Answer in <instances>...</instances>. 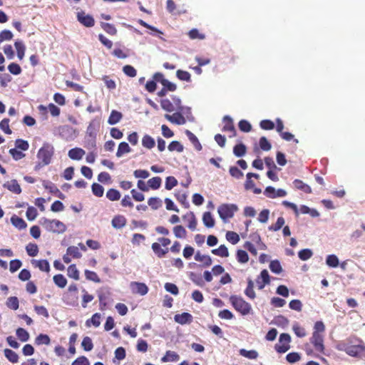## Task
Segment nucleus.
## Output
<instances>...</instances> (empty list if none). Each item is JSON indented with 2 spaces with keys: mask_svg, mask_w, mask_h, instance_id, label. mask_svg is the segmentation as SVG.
Wrapping results in <instances>:
<instances>
[{
  "mask_svg": "<svg viewBox=\"0 0 365 365\" xmlns=\"http://www.w3.org/2000/svg\"><path fill=\"white\" fill-rule=\"evenodd\" d=\"M325 331V325L322 321L315 322L314 326V331L312 337L309 339L311 344L313 345L314 349L319 352L324 353V333Z\"/></svg>",
  "mask_w": 365,
  "mask_h": 365,
  "instance_id": "f257e3e1",
  "label": "nucleus"
},
{
  "mask_svg": "<svg viewBox=\"0 0 365 365\" xmlns=\"http://www.w3.org/2000/svg\"><path fill=\"white\" fill-rule=\"evenodd\" d=\"M53 154V146L48 143H44L43 146L38 150L37 153V158L38 160V163L36 166L41 168L50 164Z\"/></svg>",
  "mask_w": 365,
  "mask_h": 365,
  "instance_id": "f03ea898",
  "label": "nucleus"
},
{
  "mask_svg": "<svg viewBox=\"0 0 365 365\" xmlns=\"http://www.w3.org/2000/svg\"><path fill=\"white\" fill-rule=\"evenodd\" d=\"M230 302L234 309L242 315H247L252 311V306L247 302L242 297L237 295H231Z\"/></svg>",
  "mask_w": 365,
  "mask_h": 365,
  "instance_id": "7ed1b4c3",
  "label": "nucleus"
},
{
  "mask_svg": "<svg viewBox=\"0 0 365 365\" xmlns=\"http://www.w3.org/2000/svg\"><path fill=\"white\" fill-rule=\"evenodd\" d=\"M237 211L238 207L235 204L223 203L217 208L219 216L224 222L233 217L235 213Z\"/></svg>",
  "mask_w": 365,
  "mask_h": 365,
  "instance_id": "20e7f679",
  "label": "nucleus"
},
{
  "mask_svg": "<svg viewBox=\"0 0 365 365\" xmlns=\"http://www.w3.org/2000/svg\"><path fill=\"white\" fill-rule=\"evenodd\" d=\"M43 225L46 230L53 232L63 233L66 230V225L58 220L44 219Z\"/></svg>",
  "mask_w": 365,
  "mask_h": 365,
  "instance_id": "39448f33",
  "label": "nucleus"
},
{
  "mask_svg": "<svg viewBox=\"0 0 365 365\" xmlns=\"http://www.w3.org/2000/svg\"><path fill=\"white\" fill-rule=\"evenodd\" d=\"M290 341L291 336L289 334H281L279 339V344H275V350L278 353H285L290 349Z\"/></svg>",
  "mask_w": 365,
  "mask_h": 365,
  "instance_id": "423d86ee",
  "label": "nucleus"
},
{
  "mask_svg": "<svg viewBox=\"0 0 365 365\" xmlns=\"http://www.w3.org/2000/svg\"><path fill=\"white\" fill-rule=\"evenodd\" d=\"M346 353L354 357L362 359L365 357V346L362 345H351L345 349Z\"/></svg>",
  "mask_w": 365,
  "mask_h": 365,
  "instance_id": "0eeeda50",
  "label": "nucleus"
},
{
  "mask_svg": "<svg viewBox=\"0 0 365 365\" xmlns=\"http://www.w3.org/2000/svg\"><path fill=\"white\" fill-rule=\"evenodd\" d=\"M76 17L79 23L86 27H92L95 24L93 17L90 14H86L83 11L78 12Z\"/></svg>",
  "mask_w": 365,
  "mask_h": 365,
  "instance_id": "6e6552de",
  "label": "nucleus"
},
{
  "mask_svg": "<svg viewBox=\"0 0 365 365\" xmlns=\"http://www.w3.org/2000/svg\"><path fill=\"white\" fill-rule=\"evenodd\" d=\"M256 283L259 289H262L266 284L270 283V278L268 271L263 269L256 279Z\"/></svg>",
  "mask_w": 365,
  "mask_h": 365,
  "instance_id": "1a4fd4ad",
  "label": "nucleus"
},
{
  "mask_svg": "<svg viewBox=\"0 0 365 365\" xmlns=\"http://www.w3.org/2000/svg\"><path fill=\"white\" fill-rule=\"evenodd\" d=\"M223 122L224 126L222 128V131L230 132L231 135L229 136L230 138L235 137L236 135V130L233 124L232 119L230 116L225 115L223 118Z\"/></svg>",
  "mask_w": 365,
  "mask_h": 365,
  "instance_id": "9d476101",
  "label": "nucleus"
},
{
  "mask_svg": "<svg viewBox=\"0 0 365 365\" xmlns=\"http://www.w3.org/2000/svg\"><path fill=\"white\" fill-rule=\"evenodd\" d=\"M165 118L176 125H183L186 123L185 117L180 112H176L173 115L165 114Z\"/></svg>",
  "mask_w": 365,
  "mask_h": 365,
  "instance_id": "9b49d317",
  "label": "nucleus"
},
{
  "mask_svg": "<svg viewBox=\"0 0 365 365\" xmlns=\"http://www.w3.org/2000/svg\"><path fill=\"white\" fill-rule=\"evenodd\" d=\"M130 287L133 289V292L139 294L142 296L145 295L148 292V287L147 285L142 282H131Z\"/></svg>",
  "mask_w": 365,
  "mask_h": 365,
  "instance_id": "f8f14e48",
  "label": "nucleus"
},
{
  "mask_svg": "<svg viewBox=\"0 0 365 365\" xmlns=\"http://www.w3.org/2000/svg\"><path fill=\"white\" fill-rule=\"evenodd\" d=\"M192 316L187 312L175 314L174 317L175 321L180 324H190L192 322Z\"/></svg>",
  "mask_w": 365,
  "mask_h": 365,
  "instance_id": "ddd939ff",
  "label": "nucleus"
},
{
  "mask_svg": "<svg viewBox=\"0 0 365 365\" xmlns=\"http://www.w3.org/2000/svg\"><path fill=\"white\" fill-rule=\"evenodd\" d=\"M3 186L15 194H20L21 192V188L16 180L7 181Z\"/></svg>",
  "mask_w": 365,
  "mask_h": 365,
  "instance_id": "4468645a",
  "label": "nucleus"
},
{
  "mask_svg": "<svg viewBox=\"0 0 365 365\" xmlns=\"http://www.w3.org/2000/svg\"><path fill=\"white\" fill-rule=\"evenodd\" d=\"M86 152L83 149L80 148H74L68 151V157L74 160H81L85 155Z\"/></svg>",
  "mask_w": 365,
  "mask_h": 365,
  "instance_id": "2eb2a0df",
  "label": "nucleus"
},
{
  "mask_svg": "<svg viewBox=\"0 0 365 365\" xmlns=\"http://www.w3.org/2000/svg\"><path fill=\"white\" fill-rule=\"evenodd\" d=\"M180 359V356L173 351H167L165 354L162 357L161 361L164 363L175 362Z\"/></svg>",
  "mask_w": 365,
  "mask_h": 365,
  "instance_id": "dca6fc26",
  "label": "nucleus"
},
{
  "mask_svg": "<svg viewBox=\"0 0 365 365\" xmlns=\"http://www.w3.org/2000/svg\"><path fill=\"white\" fill-rule=\"evenodd\" d=\"M126 218L124 216L119 215L113 218L111 224L114 228L120 229L126 225Z\"/></svg>",
  "mask_w": 365,
  "mask_h": 365,
  "instance_id": "f3484780",
  "label": "nucleus"
},
{
  "mask_svg": "<svg viewBox=\"0 0 365 365\" xmlns=\"http://www.w3.org/2000/svg\"><path fill=\"white\" fill-rule=\"evenodd\" d=\"M132 151L131 148L126 142H121L119 143L118 150L116 152V156L118 158L122 157L123 155L129 153Z\"/></svg>",
  "mask_w": 365,
  "mask_h": 365,
  "instance_id": "a211bd4d",
  "label": "nucleus"
},
{
  "mask_svg": "<svg viewBox=\"0 0 365 365\" xmlns=\"http://www.w3.org/2000/svg\"><path fill=\"white\" fill-rule=\"evenodd\" d=\"M195 259L203 263L205 267H209L212 264V259L209 255H202L199 251L195 255Z\"/></svg>",
  "mask_w": 365,
  "mask_h": 365,
  "instance_id": "6ab92c4d",
  "label": "nucleus"
},
{
  "mask_svg": "<svg viewBox=\"0 0 365 365\" xmlns=\"http://www.w3.org/2000/svg\"><path fill=\"white\" fill-rule=\"evenodd\" d=\"M151 247L153 252L160 258L163 257L169 251L168 248H161V245L158 242H153Z\"/></svg>",
  "mask_w": 365,
  "mask_h": 365,
  "instance_id": "aec40b11",
  "label": "nucleus"
},
{
  "mask_svg": "<svg viewBox=\"0 0 365 365\" xmlns=\"http://www.w3.org/2000/svg\"><path fill=\"white\" fill-rule=\"evenodd\" d=\"M32 264L41 271L47 272L50 271V265L46 259L32 260Z\"/></svg>",
  "mask_w": 365,
  "mask_h": 365,
  "instance_id": "412c9836",
  "label": "nucleus"
},
{
  "mask_svg": "<svg viewBox=\"0 0 365 365\" xmlns=\"http://www.w3.org/2000/svg\"><path fill=\"white\" fill-rule=\"evenodd\" d=\"M11 222L12 225L19 230H24L27 227L26 222L22 218L15 215L11 217Z\"/></svg>",
  "mask_w": 365,
  "mask_h": 365,
  "instance_id": "4be33fe9",
  "label": "nucleus"
},
{
  "mask_svg": "<svg viewBox=\"0 0 365 365\" xmlns=\"http://www.w3.org/2000/svg\"><path fill=\"white\" fill-rule=\"evenodd\" d=\"M293 184L295 188L303 191L305 193H311L312 189L309 185L304 183L302 180L296 179L294 180Z\"/></svg>",
  "mask_w": 365,
  "mask_h": 365,
  "instance_id": "5701e85b",
  "label": "nucleus"
},
{
  "mask_svg": "<svg viewBox=\"0 0 365 365\" xmlns=\"http://www.w3.org/2000/svg\"><path fill=\"white\" fill-rule=\"evenodd\" d=\"M122 117L123 115L120 112L115 110H113L108 119V123L110 125H115L121 120Z\"/></svg>",
  "mask_w": 365,
  "mask_h": 365,
  "instance_id": "b1692460",
  "label": "nucleus"
},
{
  "mask_svg": "<svg viewBox=\"0 0 365 365\" xmlns=\"http://www.w3.org/2000/svg\"><path fill=\"white\" fill-rule=\"evenodd\" d=\"M245 294L251 299H254L256 297L254 291V282L250 278L247 279V286L245 290Z\"/></svg>",
  "mask_w": 365,
  "mask_h": 365,
  "instance_id": "393cba45",
  "label": "nucleus"
},
{
  "mask_svg": "<svg viewBox=\"0 0 365 365\" xmlns=\"http://www.w3.org/2000/svg\"><path fill=\"white\" fill-rule=\"evenodd\" d=\"M14 46L16 50L17 56L20 60H22L25 55L26 46L24 43L21 41H16Z\"/></svg>",
  "mask_w": 365,
  "mask_h": 365,
  "instance_id": "a878e982",
  "label": "nucleus"
},
{
  "mask_svg": "<svg viewBox=\"0 0 365 365\" xmlns=\"http://www.w3.org/2000/svg\"><path fill=\"white\" fill-rule=\"evenodd\" d=\"M187 136L188 137L190 142L193 144L195 149L198 151L201 150L202 147L198 140L197 138L190 130H187L185 131Z\"/></svg>",
  "mask_w": 365,
  "mask_h": 365,
  "instance_id": "bb28decb",
  "label": "nucleus"
},
{
  "mask_svg": "<svg viewBox=\"0 0 365 365\" xmlns=\"http://www.w3.org/2000/svg\"><path fill=\"white\" fill-rule=\"evenodd\" d=\"M5 357L11 363H17L19 361L18 354L10 349H5L4 351Z\"/></svg>",
  "mask_w": 365,
  "mask_h": 365,
  "instance_id": "cd10ccee",
  "label": "nucleus"
},
{
  "mask_svg": "<svg viewBox=\"0 0 365 365\" xmlns=\"http://www.w3.org/2000/svg\"><path fill=\"white\" fill-rule=\"evenodd\" d=\"M211 252L213 255L221 257H227L229 256L228 249L224 245H220L217 249H213Z\"/></svg>",
  "mask_w": 365,
  "mask_h": 365,
  "instance_id": "c85d7f7f",
  "label": "nucleus"
},
{
  "mask_svg": "<svg viewBox=\"0 0 365 365\" xmlns=\"http://www.w3.org/2000/svg\"><path fill=\"white\" fill-rule=\"evenodd\" d=\"M142 145L148 149H152L155 147V142L153 138L146 134L143 137Z\"/></svg>",
  "mask_w": 365,
  "mask_h": 365,
  "instance_id": "c756f323",
  "label": "nucleus"
},
{
  "mask_svg": "<svg viewBox=\"0 0 365 365\" xmlns=\"http://www.w3.org/2000/svg\"><path fill=\"white\" fill-rule=\"evenodd\" d=\"M173 233L177 238L185 239L187 237V231L182 225H176L173 229Z\"/></svg>",
  "mask_w": 365,
  "mask_h": 365,
  "instance_id": "7c9ffc66",
  "label": "nucleus"
},
{
  "mask_svg": "<svg viewBox=\"0 0 365 365\" xmlns=\"http://www.w3.org/2000/svg\"><path fill=\"white\" fill-rule=\"evenodd\" d=\"M53 279L55 284L60 288H64L66 286L67 279L61 274L54 275Z\"/></svg>",
  "mask_w": 365,
  "mask_h": 365,
  "instance_id": "2f4dec72",
  "label": "nucleus"
},
{
  "mask_svg": "<svg viewBox=\"0 0 365 365\" xmlns=\"http://www.w3.org/2000/svg\"><path fill=\"white\" fill-rule=\"evenodd\" d=\"M202 221L207 227H212L215 225V220L210 212H205L202 216Z\"/></svg>",
  "mask_w": 365,
  "mask_h": 365,
  "instance_id": "473e14b6",
  "label": "nucleus"
},
{
  "mask_svg": "<svg viewBox=\"0 0 365 365\" xmlns=\"http://www.w3.org/2000/svg\"><path fill=\"white\" fill-rule=\"evenodd\" d=\"M51 343V339L48 335L44 334H40L35 339V344L36 345H49Z\"/></svg>",
  "mask_w": 365,
  "mask_h": 365,
  "instance_id": "72a5a7b5",
  "label": "nucleus"
},
{
  "mask_svg": "<svg viewBox=\"0 0 365 365\" xmlns=\"http://www.w3.org/2000/svg\"><path fill=\"white\" fill-rule=\"evenodd\" d=\"M240 354L250 359H255L258 357V353L255 350L247 351L245 349H240Z\"/></svg>",
  "mask_w": 365,
  "mask_h": 365,
  "instance_id": "f704fd0d",
  "label": "nucleus"
},
{
  "mask_svg": "<svg viewBox=\"0 0 365 365\" xmlns=\"http://www.w3.org/2000/svg\"><path fill=\"white\" fill-rule=\"evenodd\" d=\"M106 197L110 201H116L120 198V193L118 190L110 188L106 192Z\"/></svg>",
  "mask_w": 365,
  "mask_h": 365,
  "instance_id": "c9c22d12",
  "label": "nucleus"
},
{
  "mask_svg": "<svg viewBox=\"0 0 365 365\" xmlns=\"http://www.w3.org/2000/svg\"><path fill=\"white\" fill-rule=\"evenodd\" d=\"M160 106L163 110L168 112H173L175 110L173 103L168 98L162 99L160 101Z\"/></svg>",
  "mask_w": 365,
  "mask_h": 365,
  "instance_id": "e433bc0d",
  "label": "nucleus"
},
{
  "mask_svg": "<svg viewBox=\"0 0 365 365\" xmlns=\"http://www.w3.org/2000/svg\"><path fill=\"white\" fill-rule=\"evenodd\" d=\"M246 146L242 143H239L233 148V153L237 157H242L246 153Z\"/></svg>",
  "mask_w": 365,
  "mask_h": 365,
  "instance_id": "4c0bfd02",
  "label": "nucleus"
},
{
  "mask_svg": "<svg viewBox=\"0 0 365 365\" xmlns=\"http://www.w3.org/2000/svg\"><path fill=\"white\" fill-rule=\"evenodd\" d=\"M236 258L238 262L241 264L247 263L249 261V256L246 251L238 250L237 251Z\"/></svg>",
  "mask_w": 365,
  "mask_h": 365,
  "instance_id": "58836bf2",
  "label": "nucleus"
},
{
  "mask_svg": "<svg viewBox=\"0 0 365 365\" xmlns=\"http://www.w3.org/2000/svg\"><path fill=\"white\" fill-rule=\"evenodd\" d=\"M67 274L70 278L74 279L75 280L79 279V272L76 264H71L68 267Z\"/></svg>",
  "mask_w": 365,
  "mask_h": 365,
  "instance_id": "ea45409f",
  "label": "nucleus"
},
{
  "mask_svg": "<svg viewBox=\"0 0 365 365\" xmlns=\"http://www.w3.org/2000/svg\"><path fill=\"white\" fill-rule=\"evenodd\" d=\"M16 334L18 339L22 342L27 341L29 339V332L23 328H18L16 331Z\"/></svg>",
  "mask_w": 365,
  "mask_h": 365,
  "instance_id": "a19ab883",
  "label": "nucleus"
},
{
  "mask_svg": "<svg viewBox=\"0 0 365 365\" xmlns=\"http://www.w3.org/2000/svg\"><path fill=\"white\" fill-rule=\"evenodd\" d=\"M91 190L93 194L96 197H101L103 195L104 188L101 185L98 183H93L91 185Z\"/></svg>",
  "mask_w": 365,
  "mask_h": 365,
  "instance_id": "79ce46f5",
  "label": "nucleus"
},
{
  "mask_svg": "<svg viewBox=\"0 0 365 365\" xmlns=\"http://www.w3.org/2000/svg\"><path fill=\"white\" fill-rule=\"evenodd\" d=\"M101 28L108 34L110 35H115L117 34V29L114 25L109 24L101 22Z\"/></svg>",
  "mask_w": 365,
  "mask_h": 365,
  "instance_id": "37998d69",
  "label": "nucleus"
},
{
  "mask_svg": "<svg viewBox=\"0 0 365 365\" xmlns=\"http://www.w3.org/2000/svg\"><path fill=\"white\" fill-rule=\"evenodd\" d=\"M175 197H176L177 200L185 207H189V203L187 202V195L184 192H176L175 193Z\"/></svg>",
  "mask_w": 365,
  "mask_h": 365,
  "instance_id": "c03bdc74",
  "label": "nucleus"
},
{
  "mask_svg": "<svg viewBox=\"0 0 365 365\" xmlns=\"http://www.w3.org/2000/svg\"><path fill=\"white\" fill-rule=\"evenodd\" d=\"M168 150L171 152L177 151L178 153H182L184 150L183 145L177 140L172 141L168 147Z\"/></svg>",
  "mask_w": 365,
  "mask_h": 365,
  "instance_id": "a18cd8bd",
  "label": "nucleus"
},
{
  "mask_svg": "<svg viewBox=\"0 0 365 365\" xmlns=\"http://www.w3.org/2000/svg\"><path fill=\"white\" fill-rule=\"evenodd\" d=\"M27 254L30 257H35L38 255V247L35 243H29L26 247Z\"/></svg>",
  "mask_w": 365,
  "mask_h": 365,
  "instance_id": "49530a36",
  "label": "nucleus"
},
{
  "mask_svg": "<svg viewBox=\"0 0 365 365\" xmlns=\"http://www.w3.org/2000/svg\"><path fill=\"white\" fill-rule=\"evenodd\" d=\"M161 182L162 180L160 177H153L148 180V185L150 188L157 190L160 187Z\"/></svg>",
  "mask_w": 365,
  "mask_h": 365,
  "instance_id": "de8ad7c7",
  "label": "nucleus"
},
{
  "mask_svg": "<svg viewBox=\"0 0 365 365\" xmlns=\"http://www.w3.org/2000/svg\"><path fill=\"white\" fill-rule=\"evenodd\" d=\"M148 204L153 210H158L161 207L162 201L158 197H153L148 199Z\"/></svg>",
  "mask_w": 365,
  "mask_h": 365,
  "instance_id": "09e8293b",
  "label": "nucleus"
},
{
  "mask_svg": "<svg viewBox=\"0 0 365 365\" xmlns=\"http://www.w3.org/2000/svg\"><path fill=\"white\" fill-rule=\"evenodd\" d=\"M176 76L178 79L187 82L191 81V75L189 72L182 70H178L176 72Z\"/></svg>",
  "mask_w": 365,
  "mask_h": 365,
  "instance_id": "8fccbe9b",
  "label": "nucleus"
},
{
  "mask_svg": "<svg viewBox=\"0 0 365 365\" xmlns=\"http://www.w3.org/2000/svg\"><path fill=\"white\" fill-rule=\"evenodd\" d=\"M285 221L284 217H279L277 220V222L275 224L270 225L268 229L270 231H278L284 225Z\"/></svg>",
  "mask_w": 365,
  "mask_h": 365,
  "instance_id": "3c124183",
  "label": "nucleus"
},
{
  "mask_svg": "<svg viewBox=\"0 0 365 365\" xmlns=\"http://www.w3.org/2000/svg\"><path fill=\"white\" fill-rule=\"evenodd\" d=\"M226 239L232 245H236L240 241V237L238 234L232 231H228L226 233Z\"/></svg>",
  "mask_w": 365,
  "mask_h": 365,
  "instance_id": "603ef678",
  "label": "nucleus"
},
{
  "mask_svg": "<svg viewBox=\"0 0 365 365\" xmlns=\"http://www.w3.org/2000/svg\"><path fill=\"white\" fill-rule=\"evenodd\" d=\"M178 185L177 179L173 176H168L165 179V187L166 190H170Z\"/></svg>",
  "mask_w": 365,
  "mask_h": 365,
  "instance_id": "864d4df0",
  "label": "nucleus"
},
{
  "mask_svg": "<svg viewBox=\"0 0 365 365\" xmlns=\"http://www.w3.org/2000/svg\"><path fill=\"white\" fill-rule=\"evenodd\" d=\"M85 276L88 280L93 281L96 283L101 282V279L99 278L96 272L93 271H90L88 269L85 270Z\"/></svg>",
  "mask_w": 365,
  "mask_h": 365,
  "instance_id": "5fc2aeb1",
  "label": "nucleus"
},
{
  "mask_svg": "<svg viewBox=\"0 0 365 365\" xmlns=\"http://www.w3.org/2000/svg\"><path fill=\"white\" fill-rule=\"evenodd\" d=\"M6 305L13 310L18 309L19 306L18 298L16 297H10L6 302Z\"/></svg>",
  "mask_w": 365,
  "mask_h": 365,
  "instance_id": "6e6d98bb",
  "label": "nucleus"
},
{
  "mask_svg": "<svg viewBox=\"0 0 365 365\" xmlns=\"http://www.w3.org/2000/svg\"><path fill=\"white\" fill-rule=\"evenodd\" d=\"M67 255H69L73 258L78 259L81 257V254L78 248L76 246H70L66 250Z\"/></svg>",
  "mask_w": 365,
  "mask_h": 365,
  "instance_id": "4d7b16f0",
  "label": "nucleus"
},
{
  "mask_svg": "<svg viewBox=\"0 0 365 365\" xmlns=\"http://www.w3.org/2000/svg\"><path fill=\"white\" fill-rule=\"evenodd\" d=\"M81 346H82L83 349L86 351H91L93 348V344L92 340L89 336H85L83 339V341L81 342Z\"/></svg>",
  "mask_w": 365,
  "mask_h": 365,
  "instance_id": "13d9d810",
  "label": "nucleus"
},
{
  "mask_svg": "<svg viewBox=\"0 0 365 365\" xmlns=\"http://www.w3.org/2000/svg\"><path fill=\"white\" fill-rule=\"evenodd\" d=\"M326 263L331 267H336L339 265V259L334 255H328L326 259Z\"/></svg>",
  "mask_w": 365,
  "mask_h": 365,
  "instance_id": "bf43d9fd",
  "label": "nucleus"
},
{
  "mask_svg": "<svg viewBox=\"0 0 365 365\" xmlns=\"http://www.w3.org/2000/svg\"><path fill=\"white\" fill-rule=\"evenodd\" d=\"M269 269L272 272L275 274H279L282 271V266L278 260L271 261L269 264Z\"/></svg>",
  "mask_w": 365,
  "mask_h": 365,
  "instance_id": "052dcab7",
  "label": "nucleus"
},
{
  "mask_svg": "<svg viewBox=\"0 0 365 365\" xmlns=\"http://www.w3.org/2000/svg\"><path fill=\"white\" fill-rule=\"evenodd\" d=\"M0 129L3 130L6 134H11L12 131L9 127V119L4 118L0 122Z\"/></svg>",
  "mask_w": 365,
  "mask_h": 365,
  "instance_id": "680f3d73",
  "label": "nucleus"
},
{
  "mask_svg": "<svg viewBox=\"0 0 365 365\" xmlns=\"http://www.w3.org/2000/svg\"><path fill=\"white\" fill-rule=\"evenodd\" d=\"M37 215H38L37 210L34 207L30 206L27 208L26 215L27 219L29 221L34 220L36 219V217H37Z\"/></svg>",
  "mask_w": 365,
  "mask_h": 365,
  "instance_id": "e2e57ef3",
  "label": "nucleus"
},
{
  "mask_svg": "<svg viewBox=\"0 0 365 365\" xmlns=\"http://www.w3.org/2000/svg\"><path fill=\"white\" fill-rule=\"evenodd\" d=\"M313 253L309 249H304L299 252L298 256L300 259L305 261L312 257Z\"/></svg>",
  "mask_w": 365,
  "mask_h": 365,
  "instance_id": "0e129e2a",
  "label": "nucleus"
},
{
  "mask_svg": "<svg viewBox=\"0 0 365 365\" xmlns=\"http://www.w3.org/2000/svg\"><path fill=\"white\" fill-rule=\"evenodd\" d=\"M123 71L124 72V73L129 76V77H135L137 75V71L135 70V68L130 66V65H125L123 66Z\"/></svg>",
  "mask_w": 365,
  "mask_h": 365,
  "instance_id": "69168bd1",
  "label": "nucleus"
},
{
  "mask_svg": "<svg viewBox=\"0 0 365 365\" xmlns=\"http://www.w3.org/2000/svg\"><path fill=\"white\" fill-rule=\"evenodd\" d=\"M9 153L15 160H21L25 157V154L21 150H18L16 148L10 149Z\"/></svg>",
  "mask_w": 365,
  "mask_h": 365,
  "instance_id": "338daca9",
  "label": "nucleus"
},
{
  "mask_svg": "<svg viewBox=\"0 0 365 365\" xmlns=\"http://www.w3.org/2000/svg\"><path fill=\"white\" fill-rule=\"evenodd\" d=\"M15 146L16 148L24 151L27 150L29 148V143L26 140L22 139H16L15 141Z\"/></svg>",
  "mask_w": 365,
  "mask_h": 365,
  "instance_id": "774afa93",
  "label": "nucleus"
}]
</instances>
